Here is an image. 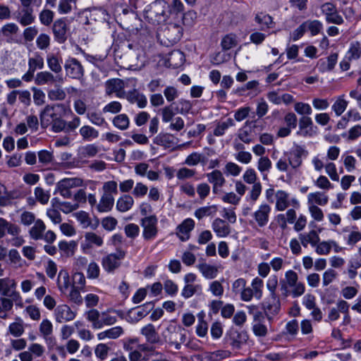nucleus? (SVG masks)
Masks as SVG:
<instances>
[{
	"mask_svg": "<svg viewBox=\"0 0 361 361\" xmlns=\"http://www.w3.org/2000/svg\"><path fill=\"white\" fill-rule=\"evenodd\" d=\"M162 336L165 342L170 345H174L176 350H179L181 344L186 340L185 333L181 330H177L173 325H169L162 333Z\"/></svg>",
	"mask_w": 361,
	"mask_h": 361,
	"instance_id": "obj_1",
	"label": "nucleus"
},
{
	"mask_svg": "<svg viewBox=\"0 0 361 361\" xmlns=\"http://www.w3.org/2000/svg\"><path fill=\"white\" fill-rule=\"evenodd\" d=\"M157 218L154 215L146 216L141 220L143 228L142 235L145 240H149L154 238L158 233Z\"/></svg>",
	"mask_w": 361,
	"mask_h": 361,
	"instance_id": "obj_2",
	"label": "nucleus"
},
{
	"mask_svg": "<svg viewBox=\"0 0 361 361\" xmlns=\"http://www.w3.org/2000/svg\"><path fill=\"white\" fill-rule=\"evenodd\" d=\"M153 307L152 302H147L144 305L133 308L128 312L126 320L130 323H137L146 317Z\"/></svg>",
	"mask_w": 361,
	"mask_h": 361,
	"instance_id": "obj_3",
	"label": "nucleus"
},
{
	"mask_svg": "<svg viewBox=\"0 0 361 361\" xmlns=\"http://www.w3.org/2000/svg\"><path fill=\"white\" fill-rule=\"evenodd\" d=\"M64 69L66 75L73 79H80L84 75L82 64L75 58H69L66 61Z\"/></svg>",
	"mask_w": 361,
	"mask_h": 361,
	"instance_id": "obj_4",
	"label": "nucleus"
},
{
	"mask_svg": "<svg viewBox=\"0 0 361 361\" xmlns=\"http://www.w3.org/2000/svg\"><path fill=\"white\" fill-rule=\"evenodd\" d=\"M16 283L14 279L9 278L0 279V295L13 299H21L18 292L16 290Z\"/></svg>",
	"mask_w": 361,
	"mask_h": 361,
	"instance_id": "obj_5",
	"label": "nucleus"
},
{
	"mask_svg": "<svg viewBox=\"0 0 361 361\" xmlns=\"http://www.w3.org/2000/svg\"><path fill=\"white\" fill-rule=\"evenodd\" d=\"M169 44L177 43L183 35V27L176 23H169L162 32Z\"/></svg>",
	"mask_w": 361,
	"mask_h": 361,
	"instance_id": "obj_6",
	"label": "nucleus"
},
{
	"mask_svg": "<svg viewBox=\"0 0 361 361\" xmlns=\"http://www.w3.org/2000/svg\"><path fill=\"white\" fill-rule=\"evenodd\" d=\"M125 257V252L119 250L116 254H110L102 259V266L108 272H112L117 269L120 264V260Z\"/></svg>",
	"mask_w": 361,
	"mask_h": 361,
	"instance_id": "obj_7",
	"label": "nucleus"
},
{
	"mask_svg": "<svg viewBox=\"0 0 361 361\" xmlns=\"http://www.w3.org/2000/svg\"><path fill=\"white\" fill-rule=\"evenodd\" d=\"M206 177L209 183L212 185V191L214 194H218L220 189L226 183V179L223 173L218 169L214 170L206 174Z\"/></svg>",
	"mask_w": 361,
	"mask_h": 361,
	"instance_id": "obj_8",
	"label": "nucleus"
},
{
	"mask_svg": "<svg viewBox=\"0 0 361 361\" xmlns=\"http://www.w3.org/2000/svg\"><path fill=\"white\" fill-rule=\"evenodd\" d=\"M75 312L72 311L67 305H59L54 310L56 321L59 323H64L72 321L75 317Z\"/></svg>",
	"mask_w": 361,
	"mask_h": 361,
	"instance_id": "obj_9",
	"label": "nucleus"
},
{
	"mask_svg": "<svg viewBox=\"0 0 361 361\" xmlns=\"http://www.w3.org/2000/svg\"><path fill=\"white\" fill-rule=\"evenodd\" d=\"M228 341L230 345L235 349H240L248 340V335L246 331L231 329L227 334Z\"/></svg>",
	"mask_w": 361,
	"mask_h": 361,
	"instance_id": "obj_10",
	"label": "nucleus"
},
{
	"mask_svg": "<svg viewBox=\"0 0 361 361\" xmlns=\"http://www.w3.org/2000/svg\"><path fill=\"white\" fill-rule=\"evenodd\" d=\"M271 210V208L269 204H262L255 212L253 216L259 227H264L268 224Z\"/></svg>",
	"mask_w": 361,
	"mask_h": 361,
	"instance_id": "obj_11",
	"label": "nucleus"
},
{
	"mask_svg": "<svg viewBox=\"0 0 361 361\" xmlns=\"http://www.w3.org/2000/svg\"><path fill=\"white\" fill-rule=\"evenodd\" d=\"M35 83L38 85H44L46 84H54L63 82V78L61 76H54L49 71H42L37 73L35 77Z\"/></svg>",
	"mask_w": 361,
	"mask_h": 361,
	"instance_id": "obj_12",
	"label": "nucleus"
},
{
	"mask_svg": "<svg viewBox=\"0 0 361 361\" xmlns=\"http://www.w3.org/2000/svg\"><path fill=\"white\" fill-rule=\"evenodd\" d=\"M212 227L216 235L219 238H225L231 232V228L228 223L220 218L215 219Z\"/></svg>",
	"mask_w": 361,
	"mask_h": 361,
	"instance_id": "obj_13",
	"label": "nucleus"
},
{
	"mask_svg": "<svg viewBox=\"0 0 361 361\" xmlns=\"http://www.w3.org/2000/svg\"><path fill=\"white\" fill-rule=\"evenodd\" d=\"M67 25L64 20L59 19L53 25V32L55 39L59 43H63L66 40Z\"/></svg>",
	"mask_w": 361,
	"mask_h": 361,
	"instance_id": "obj_14",
	"label": "nucleus"
},
{
	"mask_svg": "<svg viewBox=\"0 0 361 361\" xmlns=\"http://www.w3.org/2000/svg\"><path fill=\"white\" fill-rule=\"evenodd\" d=\"M195 221L192 219L184 220L181 224L177 227V235L182 241L189 239L190 233L194 228Z\"/></svg>",
	"mask_w": 361,
	"mask_h": 361,
	"instance_id": "obj_15",
	"label": "nucleus"
},
{
	"mask_svg": "<svg viewBox=\"0 0 361 361\" xmlns=\"http://www.w3.org/2000/svg\"><path fill=\"white\" fill-rule=\"evenodd\" d=\"M255 21L259 25V30L262 31L273 28L275 25L273 18L263 12L257 13L255 15Z\"/></svg>",
	"mask_w": 361,
	"mask_h": 361,
	"instance_id": "obj_16",
	"label": "nucleus"
},
{
	"mask_svg": "<svg viewBox=\"0 0 361 361\" xmlns=\"http://www.w3.org/2000/svg\"><path fill=\"white\" fill-rule=\"evenodd\" d=\"M140 333L145 337L147 342L150 344H155L160 342V337L154 326L152 324H148L143 326L140 330Z\"/></svg>",
	"mask_w": 361,
	"mask_h": 361,
	"instance_id": "obj_17",
	"label": "nucleus"
},
{
	"mask_svg": "<svg viewBox=\"0 0 361 361\" xmlns=\"http://www.w3.org/2000/svg\"><path fill=\"white\" fill-rule=\"evenodd\" d=\"M48 68L56 74L62 71V59L59 54L49 53L47 56Z\"/></svg>",
	"mask_w": 361,
	"mask_h": 361,
	"instance_id": "obj_18",
	"label": "nucleus"
},
{
	"mask_svg": "<svg viewBox=\"0 0 361 361\" xmlns=\"http://www.w3.org/2000/svg\"><path fill=\"white\" fill-rule=\"evenodd\" d=\"M21 299H13L8 296L0 297V319H6L8 317V312L13 309V302Z\"/></svg>",
	"mask_w": 361,
	"mask_h": 361,
	"instance_id": "obj_19",
	"label": "nucleus"
},
{
	"mask_svg": "<svg viewBox=\"0 0 361 361\" xmlns=\"http://www.w3.org/2000/svg\"><path fill=\"white\" fill-rule=\"evenodd\" d=\"M126 54L130 63L137 65L143 55V50L137 44H129L126 51Z\"/></svg>",
	"mask_w": 361,
	"mask_h": 361,
	"instance_id": "obj_20",
	"label": "nucleus"
},
{
	"mask_svg": "<svg viewBox=\"0 0 361 361\" xmlns=\"http://www.w3.org/2000/svg\"><path fill=\"white\" fill-rule=\"evenodd\" d=\"M105 87L106 94L111 95L116 93L118 97H120V92L124 88V82L118 78L111 79L106 82Z\"/></svg>",
	"mask_w": 361,
	"mask_h": 361,
	"instance_id": "obj_21",
	"label": "nucleus"
},
{
	"mask_svg": "<svg viewBox=\"0 0 361 361\" xmlns=\"http://www.w3.org/2000/svg\"><path fill=\"white\" fill-rule=\"evenodd\" d=\"M126 99L130 103H136L140 108H145L147 103L146 97L137 90L128 92L126 94Z\"/></svg>",
	"mask_w": 361,
	"mask_h": 361,
	"instance_id": "obj_22",
	"label": "nucleus"
},
{
	"mask_svg": "<svg viewBox=\"0 0 361 361\" xmlns=\"http://www.w3.org/2000/svg\"><path fill=\"white\" fill-rule=\"evenodd\" d=\"M270 300L265 302L263 305L265 314L269 317V315H274L278 314L280 310V301L277 296H270Z\"/></svg>",
	"mask_w": 361,
	"mask_h": 361,
	"instance_id": "obj_23",
	"label": "nucleus"
},
{
	"mask_svg": "<svg viewBox=\"0 0 361 361\" xmlns=\"http://www.w3.org/2000/svg\"><path fill=\"white\" fill-rule=\"evenodd\" d=\"M55 113V107L53 106L47 105L40 114L41 125L42 126H47L51 123L55 118H56Z\"/></svg>",
	"mask_w": 361,
	"mask_h": 361,
	"instance_id": "obj_24",
	"label": "nucleus"
},
{
	"mask_svg": "<svg viewBox=\"0 0 361 361\" xmlns=\"http://www.w3.org/2000/svg\"><path fill=\"white\" fill-rule=\"evenodd\" d=\"M299 239L303 247H306L310 243L312 246H316L319 241V237L317 231L312 230L308 233H300Z\"/></svg>",
	"mask_w": 361,
	"mask_h": 361,
	"instance_id": "obj_25",
	"label": "nucleus"
},
{
	"mask_svg": "<svg viewBox=\"0 0 361 361\" xmlns=\"http://www.w3.org/2000/svg\"><path fill=\"white\" fill-rule=\"evenodd\" d=\"M114 203V198L110 193H104L97 205V209L100 212H106L110 211Z\"/></svg>",
	"mask_w": 361,
	"mask_h": 361,
	"instance_id": "obj_26",
	"label": "nucleus"
},
{
	"mask_svg": "<svg viewBox=\"0 0 361 361\" xmlns=\"http://www.w3.org/2000/svg\"><path fill=\"white\" fill-rule=\"evenodd\" d=\"M46 229L44 223L41 219L35 221L34 226L30 228L29 233L34 240L42 239L43 233Z\"/></svg>",
	"mask_w": 361,
	"mask_h": 361,
	"instance_id": "obj_27",
	"label": "nucleus"
},
{
	"mask_svg": "<svg viewBox=\"0 0 361 361\" xmlns=\"http://www.w3.org/2000/svg\"><path fill=\"white\" fill-rule=\"evenodd\" d=\"M312 125V121L310 117L302 116L299 121L300 131L297 133L303 136H312L311 129Z\"/></svg>",
	"mask_w": 361,
	"mask_h": 361,
	"instance_id": "obj_28",
	"label": "nucleus"
},
{
	"mask_svg": "<svg viewBox=\"0 0 361 361\" xmlns=\"http://www.w3.org/2000/svg\"><path fill=\"white\" fill-rule=\"evenodd\" d=\"M134 204L133 198L129 195H125L118 199L116 208L119 212H125L130 210Z\"/></svg>",
	"mask_w": 361,
	"mask_h": 361,
	"instance_id": "obj_29",
	"label": "nucleus"
},
{
	"mask_svg": "<svg viewBox=\"0 0 361 361\" xmlns=\"http://www.w3.org/2000/svg\"><path fill=\"white\" fill-rule=\"evenodd\" d=\"M289 195L283 190H278L276 192V209L278 211H284L289 206Z\"/></svg>",
	"mask_w": 361,
	"mask_h": 361,
	"instance_id": "obj_30",
	"label": "nucleus"
},
{
	"mask_svg": "<svg viewBox=\"0 0 361 361\" xmlns=\"http://www.w3.org/2000/svg\"><path fill=\"white\" fill-rule=\"evenodd\" d=\"M309 205H315L314 204L323 206L327 204L329 197L324 193L316 192L310 193L307 197Z\"/></svg>",
	"mask_w": 361,
	"mask_h": 361,
	"instance_id": "obj_31",
	"label": "nucleus"
},
{
	"mask_svg": "<svg viewBox=\"0 0 361 361\" xmlns=\"http://www.w3.org/2000/svg\"><path fill=\"white\" fill-rule=\"evenodd\" d=\"M79 133L82 139L87 141L94 140L99 137V131L88 125L82 126Z\"/></svg>",
	"mask_w": 361,
	"mask_h": 361,
	"instance_id": "obj_32",
	"label": "nucleus"
},
{
	"mask_svg": "<svg viewBox=\"0 0 361 361\" xmlns=\"http://www.w3.org/2000/svg\"><path fill=\"white\" fill-rule=\"evenodd\" d=\"M19 15L18 20L23 26L31 25L35 21L33 8H23Z\"/></svg>",
	"mask_w": 361,
	"mask_h": 361,
	"instance_id": "obj_33",
	"label": "nucleus"
},
{
	"mask_svg": "<svg viewBox=\"0 0 361 361\" xmlns=\"http://www.w3.org/2000/svg\"><path fill=\"white\" fill-rule=\"evenodd\" d=\"M166 6L165 2H156L155 3V19L154 21L157 24H161L166 21L168 14L164 9Z\"/></svg>",
	"mask_w": 361,
	"mask_h": 361,
	"instance_id": "obj_34",
	"label": "nucleus"
},
{
	"mask_svg": "<svg viewBox=\"0 0 361 361\" xmlns=\"http://www.w3.org/2000/svg\"><path fill=\"white\" fill-rule=\"evenodd\" d=\"M352 230L348 228L343 229L344 232H348L347 236L345 237L347 245L349 246H354L357 242L361 240V232L357 231L356 226H353Z\"/></svg>",
	"mask_w": 361,
	"mask_h": 361,
	"instance_id": "obj_35",
	"label": "nucleus"
},
{
	"mask_svg": "<svg viewBox=\"0 0 361 361\" xmlns=\"http://www.w3.org/2000/svg\"><path fill=\"white\" fill-rule=\"evenodd\" d=\"M77 247V243L74 240L70 242L61 241L59 243V248L63 252V255L67 257H72Z\"/></svg>",
	"mask_w": 361,
	"mask_h": 361,
	"instance_id": "obj_36",
	"label": "nucleus"
},
{
	"mask_svg": "<svg viewBox=\"0 0 361 361\" xmlns=\"http://www.w3.org/2000/svg\"><path fill=\"white\" fill-rule=\"evenodd\" d=\"M260 317H263L262 313L258 312L255 314L254 319L258 322L253 325L252 330L257 336L264 337L267 334L268 330L267 326L260 322Z\"/></svg>",
	"mask_w": 361,
	"mask_h": 361,
	"instance_id": "obj_37",
	"label": "nucleus"
},
{
	"mask_svg": "<svg viewBox=\"0 0 361 361\" xmlns=\"http://www.w3.org/2000/svg\"><path fill=\"white\" fill-rule=\"evenodd\" d=\"M57 284L61 292H66L70 286L69 274L66 270H61L58 275Z\"/></svg>",
	"mask_w": 361,
	"mask_h": 361,
	"instance_id": "obj_38",
	"label": "nucleus"
},
{
	"mask_svg": "<svg viewBox=\"0 0 361 361\" xmlns=\"http://www.w3.org/2000/svg\"><path fill=\"white\" fill-rule=\"evenodd\" d=\"M87 319L92 323L93 329H101V314L97 310L92 309L86 312Z\"/></svg>",
	"mask_w": 361,
	"mask_h": 361,
	"instance_id": "obj_39",
	"label": "nucleus"
},
{
	"mask_svg": "<svg viewBox=\"0 0 361 361\" xmlns=\"http://www.w3.org/2000/svg\"><path fill=\"white\" fill-rule=\"evenodd\" d=\"M112 123L117 128L125 130L129 127L130 120L126 114H121L116 116L113 118Z\"/></svg>",
	"mask_w": 361,
	"mask_h": 361,
	"instance_id": "obj_40",
	"label": "nucleus"
},
{
	"mask_svg": "<svg viewBox=\"0 0 361 361\" xmlns=\"http://www.w3.org/2000/svg\"><path fill=\"white\" fill-rule=\"evenodd\" d=\"M216 211L217 207L216 205L202 207L195 212V216L198 219H202L205 216L214 215Z\"/></svg>",
	"mask_w": 361,
	"mask_h": 361,
	"instance_id": "obj_41",
	"label": "nucleus"
},
{
	"mask_svg": "<svg viewBox=\"0 0 361 361\" xmlns=\"http://www.w3.org/2000/svg\"><path fill=\"white\" fill-rule=\"evenodd\" d=\"M198 268L203 276L207 279L215 278L218 272V269L216 267L206 263L199 264Z\"/></svg>",
	"mask_w": 361,
	"mask_h": 361,
	"instance_id": "obj_42",
	"label": "nucleus"
},
{
	"mask_svg": "<svg viewBox=\"0 0 361 361\" xmlns=\"http://www.w3.org/2000/svg\"><path fill=\"white\" fill-rule=\"evenodd\" d=\"M154 142L158 145L169 148L173 144V136L168 133L159 134L154 138Z\"/></svg>",
	"mask_w": 361,
	"mask_h": 361,
	"instance_id": "obj_43",
	"label": "nucleus"
},
{
	"mask_svg": "<svg viewBox=\"0 0 361 361\" xmlns=\"http://www.w3.org/2000/svg\"><path fill=\"white\" fill-rule=\"evenodd\" d=\"M167 7L169 15L178 16L180 14L182 16L183 14L184 6L180 0H172Z\"/></svg>",
	"mask_w": 361,
	"mask_h": 361,
	"instance_id": "obj_44",
	"label": "nucleus"
},
{
	"mask_svg": "<svg viewBox=\"0 0 361 361\" xmlns=\"http://www.w3.org/2000/svg\"><path fill=\"white\" fill-rule=\"evenodd\" d=\"M39 162L43 166H48L54 161V157L52 152L42 149L37 153Z\"/></svg>",
	"mask_w": 361,
	"mask_h": 361,
	"instance_id": "obj_45",
	"label": "nucleus"
},
{
	"mask_svg": "<svg viewBox=\"0 0 361 361\" xmlns=\"http://www.w3.org/2000/svg\"><path fill=\"white\" fill-rule=\"evenodd\" d=\"M237 37L233 34L226 35L221 40V47L224 50H229L237 45Z\"/></svg>",
	"mask_w": 361,
	"mask_h": 361,
	"instance_id": "obj_46",
	"label": "nucleus"
},
{
	"mask_svg": "<svg viewBox=\"0 0 361 361\" xmlns=\"http://www.w3.org/2000/svg\"><path fill=\"white\" fill-rule=\"evenodd\" d=\"M99 152L98 147L94 145H87L80 149V154L82 158L94 157Z\"/></svg>",
	"mask_w": 361,
	"mask_h": 361,
	"instance_id": "obj_47",
	"label": "nucleus"
},
{
	"mask_svg": "<svg viewBox=\"0 0 361 361\" xmlns=\"http://www.w3.org/2000/svg\"><path fill=\"white\" fill-rule=\"evenodd\" d=\"M34 192L35 198L38 202L42 204L48 203L50 198V194L48 191L44 190L42 188L37 187Z\"/></svg>",
	"mask_w": 361,
	"mask_h": 361,
	"instance_id": "obj_48",
	"label": "nucleus"
},
{
	"mask_svg": "<svg viewBox=\"0 0 361 361\" xmlns=\"http://www.w3.org/2000/svg\"><path fill=\"white\" fill-rule=\"evenodd\" d=\"M173 104H172L161 109V111L163 122L168 123L172 121L173 117L177 113L176 108L173 107Z\"/></svg>",
	"mask_w": 361,
	"mask_h": 361,
	"instance_id": "obj_49",
	"label": "nucleus"
},
{
	"mask_svg": "<svg viewBox=\"0 0 361 361\" xmlns=\"http://www.w3.org/2000/svg\"><path fill=\"white\" fill-rule=\"evenodd\" d=\"M233 125V121L231 118H228L224 122L219 123L214 130V135L215 136H221L229 127Z\"/></svg>",
	"mask_w": 361,
	"mask_h": 361,
	"instance_id": "obj_50",
	"label": "nucleus"
},
{
	"mask_svg": "<svg viewBox=\"0 0 361 361\" xmlns=\"http://www.w3.org/2000/svg\"><path fill=\"white\" fill-rule=\"evenodd\" d=\"M68 189L80 187L83 184L82 179L80 178H64L59 182Z\"/></svg>",
	"mask_w": 361,
	"mask_h": 361,
	"instance_id": "obj_51",
	"label": "nucleus"
},
{
	"mask_svg": "<svg viewBox=\"0 0 361 361\" xmlns=\"http://www.w3.org/2000/svg\"><path fill=\"white\" fill-rule=\"evenodd\" d=\"M110 349L106 344L99 343L94 348V354L100 360H104L107 357Z\"/></svg>",
	"mask_w": 361,
	"mask_h": 361,
	"instance_id": "obj_52",
	"label": "nucleus"
},
{
	"mask_svg": "<svg viewBox=\"0 0 361 361\" xmlns=\"http://www.w3.org/2000/svg\"><path fill=\"white\" fill-rule=\"evenodd\" d=\"M252 289L253 290V293L255 294V297L259 300L262 296V287L264 286L263 281L256 277L252 281Z\"/></svg>",
	"mask_w": 361,
	"mask_h": 361,
	"instance_id": "obj_53",
	"label": "nucleus"
},
{
	"mask_svg": "<svg viewBox=\"0 0 361 361\" xmlns=\"http://www.w3.org/2000/svg\"><path fill=\"white\" fill-rule=\"evenodd\" d=\"M305 24V28L308 29L312 35H316L319 34L322 29V24L320 21L314 20H307L304 23Z\"/></svg>",
	"mask_w": 361,
	"mask_h": 361,
	"instance_id": "obj_54",
	"label": "nucleus"
},
{
	"mask_svg": "<svg viewBox=\"0 0 361 361\" xmlns=\"http://www.w3.org/2000/svg\"><path fill=\"white\" fill-rule=\"evenodd\" d=\"M192 104L190 101L185 99H180L176 104V111L180 114H187L192 109Z\"/></svg>",
	"mask_w": 361,
	"mask_h": 361,
	"instance_id": "obj_55",
	"label": "nucleus"
},
{
	"mask_svg": "<svg viewBox=\"0 0 361 361\" xmlns=\"http://www.w3.org/2000/svg\"><path fill=\"white\" fill-rule=\"evenodd\" d=\"M348 106V102L345 101L343 97H340L334 102L332 106V109L334 111L337 116L341 115L345 110Z\"/></svg>",
	"mask_w": 361,
	"mask_h": 361,
	"instance_id": "obj_56",
	"label": "nucleus"
},
{
	"mask_svg": "<svg viewBox=\"0 0 361 361\" xmlns=\"http://www.w3.org/2000/svg\"><path fill=\"white\" fill-rule=\"evenodd\" d=\"M28 66L30 69L35 72L37 68L39 69L44 68V59L40 55L36 54L35 57L29 59Z\"/></svg>",
	"mask_w": 361,
	"mask_h": 361,
	"instance_id": "obj_57",
	"label": "nucleus"
},
{
	"mask_svg": "<svg viewBox=\"0 0 361 361\" xmlns=\"http://www.w3.org/2000/svg\"><path fill=\"white\" fill-rule=\"evenodd\" d=\"M183 24L188 27H191L194 25L197 18V13L194 11H188L183 13L181 16Z\"/></svg>",
	"mask_w": 361,
	"mask_h": 361,
	"instance_id": "obj_58",
	"label": "nucleus"
},
{
	"mask_svg": "<svg viewBox=\"0 0 361 361\" xmlns=\"http://www.w3.org/2000/svg\"><path fill=\"white\" fill-rule=\"evenodd\" d=\"M54 12L49 9H44L39 13V18L42 24L49 25L54 19Z\"/></svg>",
	"mask_w": 361,
	"mask_h": 361,
	"instance_id": "obj_59",
	"label": "nucleus"
},
{
	"mask_svg": "<svg viewBox=\"0 0 361 361\" xmlns=\"http://www.w3.org/2000/svg\"><path fill=\"white\" fill-rule=\"evenodd\" d=\"M52 324L48 319H44L39 325V331L44 338H47L52 333Z\"/></svg>",
	"mask_w": 361,
	"mask_h": 361,
	"instance_id": "obj_60",
	"label": "nucleus"
},
{
	"mask_svg": "<svg viewBox=\"0 0 361 361\" xmlns=\"http://www.w3.org/2000/svg\"><path fill=\"white\" fill-rule=\"evenodd\" d=\"M86 241L91 245H95L98 247L102 246L103 240L101 236L92 232H87L85 235Z\"/></svg>",
	"mask_w": 361,
	"mask_h": 361,
	"instance_id": "obj_61",
	"label": "nucleus"
},
{
	"mask_svg": "<svg viewBox=\"0 0 361 361\" xmlns=\"http://www.w3.org/2000/svg\"><path fill=\"white\" fill-rule=\"evenodd\" d=\"M349 59H357L361 55V45L359 42L351 44L348 51Z\"/></svg>",
	"mask_w": 361,
	"mask_h": 361,
	"instance_id": "obj_62",
	"label": "nucleus"
},
{
	"mask_svg": "<svg viewBox=\"0 0 361 361\" xmlns=\"http://www.w3.org/2000/svg\"><path fill=\"white\" fill-rule=\"evenodd\" d=\"M200 289L201 286L200 285L186 284L182 290L181 295L185 298H189Z\"/></svg>",
	"mask_w": 361,
	"mask_h": 361,
	"instance_id": "obj_63",
	"label": "nucleus"
},
{
	"mask_svg": "<svg viewBox=\"0 0 361 361\" xmlns=\"http://www.w3.org/2000/svg\"><path fill=\"white\" fill-rule=\"evenodd\" d=\"M36 44L39 49L44 50L47 49L50 45V37L48 35L42 33L36 40Z\"/></svg>",
	"mask_w": 361,
	"mask_h": 361,
	"instance_id": "obj_64",
	"label": "nucleus"
}]
</instances>
